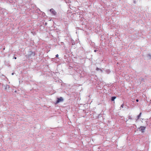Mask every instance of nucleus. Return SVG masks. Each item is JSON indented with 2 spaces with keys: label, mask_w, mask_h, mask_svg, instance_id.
Masks as SVG:
<instances>
[{
  "label": "nucleus",
  "mask_w": 151,
  "mask_h": 151,
  "mask_svg": "<svg viewBox=\"0 0 151 151\" xmlns=\"http://www.w3.org/2000/svg\"><path fill=\"white\" fill-rule=\"evenodd\" d=\"M56 57L57 58L58 57V54L56 55Z\"/></svg>",
  "instance_id": "nucleus-16"
},
{
  "label": "nucleus",
  "mask_w": 151,
  "mask_h": 151,
  "mask_svg": "<svg viewBox=\"0 0 151 151\" xmlns=\"http://www.w3.org/2000/svg\"><path fill=\"white\" fill-rule=\"evenodd\" d=\"M63 99L61 97H60L59 98H57V100L56 102V104H58L60 102H63Z\"/></svg>",
  "instance_id": "nucleus-2"
},
{
  "label": "nucleus",
  "mask_w": 151,
  "mask_h": 151,
  "mask_svg": "<svg viewBox=\"0 0 151 151\" xmlns=\"http://www.w3.org/2000/svg\"><path fill=\"white\" fill-rule=\"evenodd\" d=\"M129 119H131L132 120V118L131 117V116H129Z\"/></svg>",
  "instance_id": "nucleus-14"
},
{
  "label": "nucleus",
  "mask_w": 151,
  "mask_h": 151,
  "mask_svg": "<svg viewBox=\"0 0 151 151\" xmlns=\"http://www.w3.org/2000/svg\"><path fill=\"white\" fill-rule=\"evenodd\" d=\"M141 114H142V113L140 112V113L137 116V119H136L137 120L138 119L140 118V116H141Z\"/></svg>",
  "instance_id": "nucleus-8"
},
{
  "label": "nucleus",
  "mask_w": 151,
  "mask_h": 151,
  "mask_svg": "<svg viewBox=\"0 0 151 151\" xmlns=\"http://www.w3.org/2000/svg\"><path fill=\"white\" fill-rule=\"evenodd\" d=\"M100 69V68H98L97 67V68H96V70H97V71H98V70H99Z\"/></svg>",
  "instance_id": "nucleus-13"
},
{
  "label": "nucleus",
  "mask_w": 151,
  "mask_h": 151,
  "mask_svg": "<svg viewBox=\"0 0 151 151\" xmlns=\"http://www.w3.org/2000/svg\"><path fill=\"white\" fill-rule=\"evenodd\" d=\"M67 57V56H66V55H64V58H65H65H66V57Z\"/></svg>",
  "instance_id": "nucleus-17"
},
{
  "label": "nucleus",
  "mask_w": 151,
  "mask_h": 151,
  "mask_svg": "<svg viewBox=\"0 0 151 151\" xmlns=\"http://www.w3.org/2000/svg\"><path fill=\"white\" fill-rule=\"evenodd\" d=\"M12 75H14V73H12Z\"/></svg>",
  "instance_id": "nucleus-21"
},
{
  "label": "nucleus",
  "mask_w": 151,
  "mask_h": 151,
  "mask_svg": "<svg viewBox=\"0 0 151 151\" xmlns=\"http://www.w3.org/2000/svg\"><path fill=\"white\" fill-rule=\"evenodd\" d=\"M136 101L137 102H138V101H139V100H138V99H137L136 100Z\"/></svg>",
  "instance_id": "nucleus-18"
},
{
  "label": "nucleus",
  "mask_w": 151,
  "mask_h": 151,
  "mask_svg": "<svg viewBox=\"0 0 151 151\" xmlns=\"http://www.w3.org/2000/svg\"><path fill=\"white\" fill-rule=\"evenodd\" d=\"M146 127L143 126H141L139 128V129L143 133L145 132Z\"/></svg>",
  "instance_id": "nucleus-3"
},
{
  "label": "nucleus",
  "mask_w": 151,
  "mask_h": 151,
  "mask_svg": "<svg viewBox=\"0 0 151 151\" xmlns=\"http://www.w3.org/2000/svg\"><path fill=\"white\" fill-rule=\"evenodd\" d=\"M9 87H10V86H9V85H6L5 86V89L6 90L7 88H9Z\"/></svg>",
  "instance_id": "nucleus-10"
},
{
  "label": "nucleus",
  "mask_w": 151,
  "mask_h": 151,
  "mask_svg": "<svg viewBox=\"0 0 151 151\" xmlns=\"http://www.w3.org/2000/svg\"><path fill=\"white\" fill-rule=\"evenodd\" d=\"M50 12L54 15H56L57 14V12L52 8L50 10Z\"/></svg>",
  "instance_id": "nucleus-4"
},
{
  "label": "nucleus",
  "mask_w": 151,
  "mask_h": 151,
  "mask_svg": "<svg viewBox=\"0 0 151 151\" xmlns=\"http://www.w3.org/2000/svg\"><path fill=\"white\" fill-rule=\"evenodd\" d=\"M134 2L135 3V1H134Z\"/></svg>",
  "instance_id": "nucleus-22"
},
{
  "label": "nucleus",
  "mask_w": 151,
  "mask_h": 151,
  "mask_svg": "<svg viewBox=\"0 0 151 151\" xmlns=\"http://www.w3.org/2000/svg\"><path fill=\"white\" fill-rule=\"evenodd\" d=\"M71 43H72V45H75V43L73 40H72L71 41Z\"/></svg>",
  "instance_id": "nucleus-11"
},
{
  "label": "nucleus",
  "mask_w": 151,
  "mask_h": 151,
  "mask_svg": "<svg viewBox=\"0 0 151 151\" xmlns=\"http://www.w3.org/2000/svg\"><path fill=\"white\" fill-rule=\"evenodd\" d=\"M116 96H114L112 97L111 98V101H114V100L116 99Z\"/></svg>",
  "instance_id": "nucleus-7"
},
{
  "label": "nucleus",
  "mask_w": 151,
  "mask_h": 151,
  "mask_svg": "<svg viewBox=\"0 0 151 151\" xmlns=\"http://www.w3.org/2000/svg\"><path fill=\"white\" fill-rule=\"evenodd\" d=\"M124 106V104H122L120 108H123Z\"/></svg>",
  "instance_id": "nucleus-12"
},
{
  "label": "nucleus",
  "mask_w": 151,
  "mask_h": 151,
  "mask_svg": "<svg viewBox=\"0 0 151 151\" xmlns=\"http://www.w3.org/2000/svg\"><path fill=\"white\" fill-rule=\"evenodd\" d=\"M94 52H96V51H97V50H95L94 51Z\"/></svg>",
  "instance_id": "nucleus-19"
},
{
  "label": "nucleus",
  "mask_w": 151,
  "mask_h": 151,
  "mask_svg": "<svg viewBox=\"0 0 151 151\" xmlns=\"http://www.w3.org/2000/svg\"><path fill=\"white\" fill-rule=\"evenodd\" d=\"M105 71L107 73L109 74L110 72V70L109 69H107L105 70Z\"/></svg>",
  "instance_id": "nucleus-9"
},
{
  "label": "nucleus",
  "mask_w": 151,
  "mask_h": 151,
  "mask_svg": "<svg viewBox=\"0 0 151 151\" xmlns=\"http://www.w3.org/2000/svg\"><path fill=\"white\" fill-rule=\"evenodd\" d=\"M35 55V52L30 51L27 55L28 58H31L32 57L34 56Z\"/></svg>",
  "instance_id": "nucleus-1"
},
{
  "label": "nucleus",
  "mask_w": 151,
  "mask_h": 151,
  "mask_svg": "<svg viewBox=\"0 0 151 151\" xmlns=\"http://www.w3.org/2000/svg\"><path fill=\"white\" fill-rule=\"evenodd\" d=\"M103 69H101L100 68L99 70H100L101 72H103Z\"/></svg>",
  "instance_id": "nucleus-15"
},
{
  "label": "nucleus",
  "mask_w": 151,
  "mask_h": 151,
  "mask_svg": "<svg viewBox=\"0 0 151 151\" xmlns=\"http://www.w3.org/2000/svg\"><path fill=\"white\" fill-rule=\"evenodd\" d=\"M14 58L15 59H17V57H14Z\"/></svg>",
  "instance_id": "nucleus-20"
},
{
  "label": "nucleus",
  "mask_w": 151,
  "mask_h": 151,
  "mask_svg": "<svg viewBox=\"0 0 151 151\" xmlns=\"http://www.w3.org/2000/svg\"><path fill=\"white\" fill-rule=\"evenodd\" d=\"M147 58L148 59H151V55L150 54H148L147 55Z\"/></svg>",
  "instance_id": "nucleus-5"
},
{
  "label": "nucleus",
  "mask_w": 151,
  "mask_h": 151,
  "mask_svg": "<svg viewBox=\"0 0 151 151\" xmlns=\"http://www.w3.org/2000/svg\"><path fill=\"white\" fill-rule=\"evenodd\" d=\"M139 80H141V82H145V79L144 78H140Z\"/></svg>",
  "instance_id": "nucleus-6"
}]
</instances>
